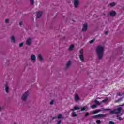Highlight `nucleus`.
I'll return each mask as SVG.
<instances>
[{
	"mask_svg": "<svg viewBox=\"0 0 124 124\" xmlns=\"http://www.w3.org/2000/svg\"><path fill=\"white\" fill-rule=\"evenodd\" d=\"M75 99L76 101H79V100L80 99V98L79 97V96L77 94L75 95Z\"/></svg>",
	"mask_w": 124,
	"mask_h": 124,
	"instance_id": "dca6fc26",
	"label": "nucleus"
},
{
	"mask_svg": "<svg viewBox=\"0 0 124 124\" xmlns=\"http://www.w3.org/2000/svg\"><path fill=\"white\" fill-rule=\"evenodd\" d=\"M124 94V92H118L117 93V95H118V96H123Z\"/></svg>",
	"mask_w": 124,
	"mask_h": 124,
	"instance_id": "ddd939ff",
	"label": "nucleus"
},
{
	"mask_svg": "<svg viewBox=\"0 0 124 124\" xmlns=\"http://www.w3.org/2000/svg\"><path fill=\"white\" fill-rule=\"evenodd\" d=\"M80 109V108L79 107H74V108L71 109V111H74L76 110H79Z\"/></svg>",
	"mask_w": 124,
	"mask_h": 124,
	"instance_id": "4468645a",
	"label": "nucleus"
},
{
	"mask_svg": "<svg viewBox=\"0 0 124 124\" xmlns=\"http://www.w3.org/2000/svg\"><path fill=\"white\" fill-rule=\"evenodd\" d=\"M19 47H22V46H24V43H21L19 44Z\"/></svg>",
	"mask_w": 124,
	"mask_h": 124,
	"instance_id": "cd10ccee",
	"label": "nucleus"
},
{
	"mask_svg": "<svg viewBox=\"0 0 124 124\" xmlns=\"http://www.w3.org/2000/svg\"><path fill=\"white\" fill-rule=\"evenodd\" d=\"M92 114H97V112L96 110L92 111Z\"/></svg>",
	"mask_w": 124,
	"mask_h": 124,
	"instance_id": "7c9ffc66",
	"label": "nucleus"
},
{
	"mask_svg": "<svg viewBox=\"0 0 124 124\" xmlns=\"http://www.w3.org/2000/svg\"><path fill=\"white\" fill-rule=\"evenodd\" d=\"M5 23H9V19H5Z\"/></svg>",
	"mask_w": 124,
	"mask_h": 124,
	"instance_id": "f704fd0d",
	"label": "nucleus"
},
{
	"mask_svg": "<svg viewBox=\"0 0 124 124\" xmlns=\"http://www.w3.org/2000/svg\"><path fill=\"white\" fill-rule=\"evenodd\" d=\"M95 103H96V104H97V105H100V102H99V101L97 100H95Z\"/></svg>",
	"mask_w": 124,
	"mask_h": 124,
	"instance_id": "b1692460",
	"label": "nucleus"
},
{
	"mask_svg": "<svg viewBox=\"0 0 124 124\" xmlns=\"http://www.w3.org/2000/svg\"><path fill=\"white\" fill-rule=\"evenodd\" d=\"M62 114H59L58 116V119H61L62 118Z\"/></svg>",
	"mask_w": 124,
	"mask_h": 124,
	"instance_id": "2f4dec72",
	"label": "nucleus"
},
{
	"mask_svg": "<svg viewBox=\"0 0 124 124\" xmlns=\"http://www.w3.org/2000/svg\"><path fill=\"white\" fill-rule=\"evenodd\" d=\"M19 25H20V26H22L23 25V22L22 21H20L19 22Z\"/></svg>",
	"mask_w": 124,
	"mask_h": 124,
	"instance_id": "e433bc0d",
	"label": "nucleus"
},
{
	"mask_svg": "<svg viewBox=\"0 0 124 124\" xmlns=\"http://www.w3.org/2000/svg\"><path fill=\"white\" fill-rule=\"evenodd\" d=\"M96 123H97V124H101V121H100V120H96Z\"/></svg>",
	"mask_w": 124,
	"mask_h": 124,
	"instance_id": "c756f323",
	"label": "nucleus"
},
{
	"mask_svg": "<svg viewBox=\"0 0 124 124\" xmlns=\"http://www.w3.org/2000/svg\"><path fill=\"white\" fill-rule=\"evenodd\" d=\"M74 5L75 8H77V7H78V5H79V0H74Z\"/></svg>",
	"mask_w": 124,
	"mask_h": 124,
	"instance_id": "0eeeda50",
	"label": "nucleus"
},
{
	"mask_svg": "<svg viewBox=\"0 0 124 124\" xmlns=\"http://www.w3.org/2000/svg\"><path fill=\"white\" fill-rule=\"evenodd\" d=\"M86 110L85 107H82L81 108V111H85Z\"/></svg>",
	"mask_w": 124,
	"mask_h": 124,
	"instance_id": "72a5a7b5",
	"label": "nucleus"
},
{
	"mask_svg": "<svg viewBox=\"0 0 124 124\" xmlns=\"http://www.w3.org/2000/svg\"><path fill=\"white\" fill-rule=\"evenodd\" d=\"M71 64V61H68V62L67 63V64H66V67H70Z\"/></svg>",
	"mask_w": 124,
	"mask_h": 124,
	"instance_id": "412c9836",
	"label": "nucleus"
},
{
	"mask_svg": "<svg viewBox=\"0 0 124 124\" xmlns=\"http://www.w3.org/2000/svg\"><path fill=\"white\" fill-rule=\"evenodd\" d=\"M30 3L31 5H32L34 3V0H30Z\"/></svg>",
	"mask_w": 124,
	"mask_h": 124,
	"instance_id": "bb28decb",
	"label": "nucleus"
},
{
	"mask_svg": "<svg viewBox=\"0 0 124 124\" xmlns=\"http://www.w3.org/2000/svg\"><path fill=\"white\" fill-rule=\"evenodd\" d=\"M122 108L119 107L118 108L116 109H114L113 111H110V113L111 114H116V115H118V114H120L121 113V111H122Z\"/></svg>",
	"mask_w": 124,
	"mask_h": 124,
	"instance_id": "f03ea898",
	"label": "nucleus"
},
{
	"mask_svg": "<svg viewBox=\"0 0 124 124\" xmlns=\"http://www.w3.org/2000/svg\"><path fill=\"white\" fill-rule=\"evenodd\" d=\"M94 40H95V39H93V40H91L89 42V43H90L91 44H92V43H93V42H94Z\"/></svg>",
	"mask_w": 124,
	"mask_h": 124,
	"instance_id": "c85d7f7f",
	"label": "nucleus"
},
{
	"mask_svg": "<svg viewBox=\"0 0 124 124\" xmlns=\"http://www.w3.org/2000/svg\"><path fill=\"white\" fill-rule=\"evenodd\" d=\"M56 117H53V118H52V120H55V119H56Z\"/></svg>",
	"mask_w": 124,
	"mask_h": 124,
	"instance_id": "79ce46f5",
	"label": "nucleus"
},
{
	"mask_svg": "<svg viewBox=\"0 0 124 124\" xmlns=\"http://www.w3.org/2000/svg\"><path fill=\"white\" fill-rule=\"evenodd\" d=\"M10 39H11V40L12 42H14V43L15 42L16 39H15V38L14 37V36H12V37H11L10 38Z\"/></svg>",
	"mask_w": 124,
	"mask_h": 124,
	"instance_id": "a211bd4d",
	"label": "nucleus"
},
{
	"mask_svg": "<svg viewBox=\"0 0 124 124\" xmlns=\"http://www.w3.org/2000/svg\"><path fill=\"white\" fill-rule=\"evenodd\" d=\"M102 110H96V112H97V113H99V112H102V111H110V109L109 108H106L105 109L104 108H101Z\"/></svg>",
	"mask_w": 124,
	"mask_h": 124,
	"instance_id": "6e6552de",
	"label": "nucleus"
},
{
	"mask_svg": "<svg viewBox=\"0 0 124 124\" xmlns=\"http://www.w3.org/2000/svg\"><path fill=\"white\" fill-rule=\"evenodd\" d=\"M87 30H88V24L85 23L82 27V31H86Z\"/></svg>",
	"mask_w": 124,
	"mask_h": 124,
	"instance_id": "39448f33",
	"label": "nucleus"
},
{
	"mask_svg": "<svg viewBox=\"0 0 124 124\" xmlns=\"http://www.w3.org/2000/svg\"><path fill=\"white\" fill-rule=\"evenodd\" d=\"M9 91V87L7 86V85H6L5 86V92L6 93H8V91Z\"/></svg>",
	"mask_w": 124,
	"mask_h": 124,
	"instance_id": "4be33fe9",
	"label": "nucleus"
},
{
	"mask_svg": "<svg viewBox=\"0 0 124 124\" xmlns=\"http://www.w3.org/2000/svg\"><path fill=\"white\" fill-rule=\"evenodd\" d=\"M92 108H96V107H97V106L96 105V104H93L91 106Z\"/></svg>",
	"mask_w": 124,
	"mask_h": 124,
	"instance_id": "393cba45",
	"label": "nucleus"
},
{
	"mask_svg": "<svg viewBox=\"0 0 124 124\" xmlns=\"http://www.w3.org/2000/svg\"><path fill=\"white\" fill-rule=\"evenodd\" d=\"M29 96V92L27 91L25 93L22 95L21 97V99L24 101H27V98Z\"/></svg>",
	"mask_w": 124,
	"mask_h": 124,
	"instance_id": "7ed1b4c3",
	"label": "nucleus"
},
{
	"mask_svg": "<svg viewBox=\"0 0 124 124\" xmlns=\"http://www.w3.org/2000/svg\"><path fill=\"white\" fill-rule=\"evenodd\" d=\"M96 51L99 60H101V59H102V57H103L104 47L101 46H98L96 48Z\"/></svg>",
	"mask_w": 124,
	"mask_h": 124,
	"instance_id": "f257e3e1",
	"label": "nucleus"
},
{
	"mask_svg": "<svg viewBox=\"0 0 124 124\" xmlns=\"http://www.w3.org/2000/svg\"><path fill=\"white\" fill-rule=\"evenodd\" d=\"M105 34H106V35H107V34H108V31H106L105 32Z\"/></svg>",
	"mask_w": 124,
	"mask_h": 124,
	"instance_id": "a19ab883",
	"label": "nucleus"
},
{
	"mask_svg": "<svg viewBox=\"0 0 124 124\" xmlns=\"http://www.w3.org/2000/svg\"><path fill=\"white\" fill-rule=\"evenodd\" d=\"M61 123H62V121H61V120L57 122V124H61Z\"/></svg>",
	"mask_w": 124,
	"mask_h": 124,
	"instance_id": "4c0bfd02",
	"label": "nucleus"
},
{
	"mask_svg": "<svg viewBox=\"0 0 124 124\" xmlns=\"http://www.w3.org/2000/svg\"><path fill=\"white\" fill-rule=\"evenodd\" d=\"M52 104H54V100H52L50 102V105H52Z\"/></svg>",
	"mask_w": 124,
	"mask_h": 124,
	"instance_id": "473e14b6",
	"label": "nucleus"
},
{
	"mask_svg": "<svg viewBox=\"0 0 124 124\" xmlns=\"http://www.w3.org/2000/svg\"><path fill=\"white\" fill-rule=\"evenodd\" d=\"M105 117V115L104 114H98L96 115H94L92 116V118H104Z\"/></svg>",
	"mask_w": 124,
	"mask_h": 124,
	"instance_id": "423d86ee",
	"label": "nucleus"
},
{
	"mask_svg": "<svg viewBox=\"0 0 124 124\" xmlns=\"http://www.w3.org/2000/svg\"><path fill=\"white\" fill-rule=\"evenodd\" d=\"M2 108H0V110H2Z\"/></svg>",
	"mask_w": 124,
	"mask_h": 124,
	"instance_id": "c03bdc74",
	"label": "nucleus"
},
{
	"mask_svg": "<svg viewBox=\"0 0 124 124\" xmlns=\"http://www.w3.org/2000/svg\"><path fill=\"white\" fill-rule=\"evenodd\" d=\"M79 53L80 55H79V58L81 61H84V55H83V54L84 53V51L83 49H81L79 51Z\"/></svg>",
	"mask_w": 124,
	"mask_h": 124,
	"instance_id": "20e7f679",
	"label": "nucleus"
},
{
	"mask_svg": "<svg viewBox=\"0 0 124 124\" xmlns=\"http://www.w3.org/2000/svg\"><path fill=\"white\" fill-rule=\"evenodd\" d=\"M109 14H110V16L114 17V16H116V14H117V13H116V12L112 11L110 12Z\"/></svg>",
	"mask_w": 124,
	"mask_h": 124,
	"instance_id": "9b49d317",
	"label": "nucleus"
},
{
	"mask_svg": "<svg viewBox=\"0 0 124 124\" xmlns=\"http://www.w3.org/2000/svg\"><path fill=\"white\" fill-rule=\"evenodd\" d=\"M72 116L73 117H76L77 116V114H76V113H75V112L73 111L72 113Z\"/></svg>",
	"mask_w": 124,
	"mask_h": 124,
	"instance_id": "a878e982",
	"label": "nucleus"
},
{
	"mask_svg": "<svg viewBox=\"0 0 124 124\" xmlns=\"http://www.w3.org/2000/svg\"><path fill=\"white\" fill-rule=\"evenodd\" d=\"M110 6H111L113 7V6H115L116 5V3L113 2L109 4Z\"/></svg>",
	"mask_w": 124,
	"mask_h": 124,
	"instance_id": "5701e85b",
	"label": "nucleus"
},
{
	"mask_svg": "<svg viewBox=\"0 0 124 124\" xmlns=\"http://www.w3.org/2000/svg\"><path fill=\"white\" fill-rule=\"evenodd\" d=\"M124 103H123V105H120V106H124Z\"/></svg>",
	"mask_w": 124,
	"mask_h": 124,
	"instance_id": "37998d69",
	"label": "nucleus"
},
{
	"mask_svg": "<svg viewBox=\"0 0 124 124\" xmlns=\"http://www.w3.org/2000/svg\"><path fill=\"white\" fill-rule=\"evenodd\" d=\"M31 59L32 61H35V60H36V57L34 55H32L31 56Z\"/></svg>",
	"mask_w": 124,
	"mask_h": 124,
	"instance_id": "f8f14e48",
	"label": "nucleus"
},
{
	"mask_svg": "<svg viewBox=\"0 0 124 124\" xmlns=\"http://www.w3.org/2000/svg\"><path fill=\"white\" fill-rule=\"evenodd\" d=\"M89 113L87 112L86 114H85V117H88V116H89Z\"/></svg>",
	"mask_w": 124,
	"mask_h": 124,
	"instance_id": "58836bf2",
	"label": "nucleus"
},
{
	"mask_svg": "<svg viewBox=\"0 0 124 124\" xmlns=\"http://www.w3.org/2000/svg\"><path fill=\"white\" fill-rule=\"evenodd\" d=\"M109 124H115V122L113 121H109Z\"/></svg>",
	"mask_w": 124,
	"mask_h": 124,
	"instance_id": "c9c22d12",
	"label": "nucleus"
},
{
	"mask_svg": "<svg viewBox=\"0 0 124 124\" xmlns=\"http://www.w3.org/2000/svg\"><path fill=\"white\" fill-rule=\"evenodd\" d=\"M118 119H119V120H120V121H122V120H123V119L121 117H119Z\"/></svg>",
	"mask_w": 124,
	"mask_h": 124,
	"instance_id": "ea45409f",
	"label": "nucleus"
},
{
	"mask_svg": "<svg viewBox=\"0 0 124 124\" xmlns=\"http://www.w3.org/2000/svg\"><path fill=\"white\" fill-rule=\"evenodd\" d=\"M74 48V45H71L70 47H69V51H72V50H73Z\"/></svg>",
	"mask_w": 124,
	"mask_h": 124,
	"instance_id": "f3484780",
	"label": "nucleus"
},
{
	"mask_svg": "<svg viewBox=\"0 0 124 124\" xmlns=\"http://www.w3.org/2000/svg\"><path fill=\"white\" fill-rule=\"evenodd\" d=\"M31 38H28L26 41L27 45H31Z\"/></svg>",
	"mask_w": 124,
	"mask_h": 124,
	"instance_id": "9d476101",
	"label": "nucleus"
},
{
	"mask_svg": "<svg viewBox=\"0 0 124 124\" xmlns=\"http://www.w3.org/2000/svg\"><path fill=\"white\" fill-rule=\"evenodd\" d=\"M108 101V98L105 99L101 101V103H106Z\"/></svg>",
	"mask_w": 124,
	"mask_h": 124,
	"instance_id": "6ab92c4d",
	"label": "nucleus"
},
{
	"mask_svg": "<svg viewBox=\"0 0 124 124\" xmlns=\"http://www.w3.org/2000/svg\"><path fill=\"white\" fill-rule=\"evenodd\" d=\"M123 101V98H120L118 100L115 101V103H119V102H121V101Z\"/></svg>",
	"mask_w": 124,
	"mask_h": 124,
	"instance_id": "2eb2a0df",
	"label": "nucleus"
},
{
	"mask_svg": "<svg viewBox=\"0 0 124 124\" xmlns=\"http://www.w3.org/2000/svg\"><path fill=\"white\" fill-rule=\"evenodd\" d=\"M42 16V12L39 11L37 12V15H36L37 18H41Z\"/></svg>",
	"mask_w": 124,
	"mask_h": 124,
	"instance_id": "1a4fd4ad",
	"label": "nucleus"
},
{
	"mask_svg": "<svg viewBox=\"0 0 124 124\" xmlns=\"http://www.w3.org/2000/svg\"><path fill=\"white\" fill-rule=\"evenodd\" d=\"M38 58L40 61H43V57H42V55H41V54H39Z\"/></svg>",
	"mask_w": 124,
	"mask_h": 124,
	"instance_id": "aec40b11",
	"label": "nucleus"
}]
</instances>
